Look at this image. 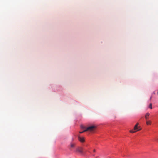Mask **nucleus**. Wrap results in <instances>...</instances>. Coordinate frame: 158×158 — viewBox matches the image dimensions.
<instances>
[{"label":"nucleus","instance_id":"nucleus-4","mask_svg":"<svg viewBox=\"0 0 158 158\" xmlns=\"http://www.w3.org/2000/svg\"><path fill=\"white\" fill-rule=\"evenodd\" d=\"M139 124V123H137L135 125V126H134V130H139V129H138V125Z\"/></svg>","mask_w":158,"mask_h":158},{"label":"nucleus","instance_id":"nucleus-5","mask_svg":"<svg viewBox=\"0 0 158 158\" xmlns=\"http://www.w3.org/2000/svg\"><path fill=\"white\" fill-rule=\"evenodd\" d=\"M150 114L148 112L147 113L145 116V118L146 119V120H147L148 118V116Z\"/></svg>","mask_w":158,"mask_h":158},{"label":"nucleus","instance_id":"nucleus-1","mask_svg":"<svg viewBox=\"0 0 158 158\" xmlns=\"http://www.w3.org/2000/svg\"><path fill=\"white\" fill-rule=\"evenodd\" d=\"M96 127L94 126H91L88 127L85 130V131H94Z\"/></svg>","mask_w":158,"mask_h":158},{"label":"nucleus","instance_id":"nucleus-10","mask_svg":"<svg viewBox=\"0 0 158 158\" xmlns=\"http://www.w3.org/2000/svg\"><path fill=\"white\" fill-rule=\"evenodd\" d=\"M71 147L73 148L74 147V144H71Z\"/></svg>","mask_w":158,"mask_h":158},{"label":"nucleus","instance_id":"nucleus-3","mask_svg":"<svg viewBox=\"0 0 158 158\" xmlns=\"http://www.w3.org/2000/svg\"><path fill=\"white\" fill-rule=\"evenodd\" d=\"M77 151L81 153H82L83 152V148H78L77 149Z\"/></svg>","mask_w":158,"mask_h":158},{"label":"nucleus","instance_id":"nucleus-13","mask_svg":"<svg viewBox=\"0 0 158 158\" xmlns=\"http://www.w3.org/2000/svg\"><path fill=\"white\" fill-rule=\"evenodd\" d=\"M93 151H94V152H95V149H94V150H93Z\"/></svg>","mask_w":158,"mask_h":158},{"label":"nucleus","instance_id":"nucleus-9","mask_svg":"<svg viewBox=\"0 0 158 158\" xmlns=\"http://www.w3.org/2000/svg\"><path fill=\"white\" fill-rule=\"evenodd\" d=\"M86 131H85V130H84L83 131H80L79 132V133H83V132H86Z\"/></svg>","mask_w":158,"mask_h":158},{"label":"nucleus","instance_id":"nucleus-8","mask_svg":"<svg viewBox=\"0 0 158 158\" xmlns=\"http://www.w3.org/2000/svg\"><path fill=\"white\" fill-rule=\"evenodd\" d=\"M149 107L151 109H152V103H150L149 106Z\"/></svg>","mask_w":158,"mask_h":158},{"label":"nucleus","instance_id":"nucleus-7","mask_svg":"<svg viewBox=\"0 0 158 158\" xmlns=\"http://www.w3.org/2000/svg\"><path fill=\"white\" fill-rule=\"evenodd\" d=\"M141 129H139V130H135V131H133V130H131L130 131V132H131V133H135V132H136L138 131H139V130H140Z\"/></svg>","mask_w":158,"mask_h":158},{"label":"nucleus","instance_id":"nucleus-11","mask_svg":"<svg viewBox=\"0 0 158 158\" xmlns=\"http://www.w3.org/2000/svg\"><path fill=\"white\" fill-rule=\"evenodd\" d=\"M81 128H82L83 129H84L85 128V127H83V126H81Z\"/></svg>","mask_w":158,"mask_h":158},{"label":"nucleus","instance_id":"nucleus-6","mask_svg":"<svg viewBox=\"0 0 158 158\" xmlns=\"http://www.w3.org/2000/svg\"><path fill=\"white\" fill-rule=\"evenodd\" d=\"M151 121H146V124L147 125H151Z\"/></svg>","mask_w":158,"mask_h":158},{"label":"nucleus","instance_id":"nucleus-2","mask_svg":"<svg viewBox=\"0 0 158 158\" xmlns=\"http://www.w3.org/2000/svg\"><path fill=\"white\" fill-rule=\"evenodd\" d=\"M78 139L81 142H85L84 138V137H81L80 136L78 137Z\"/></svg>","mask_w":158,"mask_h":158},{"label":"nucleus","instance_id":"nucleus-12","mask_svg":"<svg viewBox=\"0 0 158 158\" xmlns=\"http://www.w3.org/2000/svg\"><path fill=\"white\" fill-rule=\"evenodd\" d=\"M152 96H151L150 97V100H151V99H152Z\"/></svg>","mask_w":158,"mask_h":158}]
</instances>
